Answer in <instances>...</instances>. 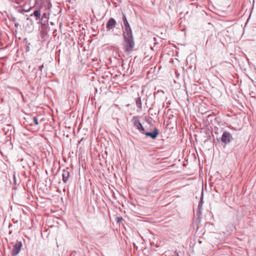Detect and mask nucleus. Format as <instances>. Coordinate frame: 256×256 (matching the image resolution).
I'll list each match as a JSON object with an SVG mask.
<instances>
[{"label":"nucleus","instance_id":"nucleus-1","mask_svg":"<svg viewBox=\"0 0 256 256\" xmlns=\"http://www.w3.org/2000/svg\"><path fill=\"white\" fill-rule=\"evenodd\" d=\"M124 42V48L126 51H131L134 46V42L133 36H123Z\"/></svg>","mask_w":256,"mask_h":256},{"label":"nucleus","instance_id":"nucleus-2","mask_svg":"<svg viewBox=\"0 0 256 256\" xmlns=\"http://www.w3.org/2000/svg\"><path fill=\"white\" fill-rule=\"evenodd\" d=\"M132 121L134 124V126L136 127L137 129L140 130L142 133L144 134L145 130L140 122L138 116H134L132 120Z\"/></svg>","mask_w":256,"mask_h":256},{"label":"nucleus","instance_id":"nucleus-3","mask_svg":"<svg viewBox=\"0 0 256 256\" xmlns=\"http://www.w3.org/2000/svg\"><path fill=\"white\" fill-rule=\"evenodd\" d=\"M22 246V243L21 242L16 241L14 245V246L12 250V256H16L20 251Z\"/></svg>","mask_w":256,"mask_h":256},{"label":"nucleus","instance_id":"nucleus-4","mask_svg":"<svg viewBox=\"0 0 256 256\" xmlns=\"http://www.w3.org/2000/svg\"><path fill=\"white\" fill-rule=\"evenodd\" d=\"M232 140V137L230 132H223L221 137V141L222 142L228 144L231 142Z\"/></svg>","mask_w":256,"mask_h":256},{"label":"nucleus","instance_id":"nucleus-5","mask_svg":"<svg viewBox=\"0 0 256 256\" xmlns=\"http://www.w3.org/2000/svg\"><path fill=\"white\" fill-rule=\"evenodd\" d=\"M116 24V20L113 18H110L106 24L107 31H109L114 28Z\"/></svg>","mask_w":256,"mask_h":256},{"label":"nucleus","instance_id":"nucleus-6","mask_svg":"<svg viewBox=\"0 0 256 256\" xmlns=\"http://www.w3.org/2000/svg\"><path fill=\"white\" fill-rule=\"evenodd\" d=\"M68 168L64 170L62 174V181L64 183H66L70 178V172L68 171Z\"/></svg>","mask_w":256,"mask_h":256},{"label":"nucleus","instance_id":"nucleus-7","mask_svg":"<svg viewBox=\"0 0 256 256\" xmlns=\"http://www.w3.org/2000/svg\"><path fill=\"white\" fill-rule=\"evenodd\" d=\"M146 136H150L152 139H155L159 134V131L157 128H154L152 132H146L144 133Z\"/></svg>","mask_w":256,"mask_h":256},{"label":"nucleus","instance_id":"nucleus-8","mask_svg":"<svg viewBox=\"0 0 256 256\" xmlns=\"http://www.w3.org/2000/svg\"><path fill=\"white\" fill-rule=\"evenodd\" d=\"M132 36V30L130 26L124 27L123 31V36Z\"/></svg>","mask_w":256,"mask_h":256},{"label":"nucleus","instance_id":"nucleus-9","mask_svg":"<svg viewBox=\"0 0 256 256\" xmlns=\"http://www.w3.org/2000/svg\"><path fill=\"white\" fill-rule=\"evenodd\" d=\"M30 16H34L36 17V20H38L40 18V10H37L34 11V13Z\"/></svg>","mask_w":256,"mask_h":256},{"label":"nucleus","instance_id":"nucleus-10","mask_svg":"<svg viewBox=\"0 0 256 256\" xmlns=\"http://www.w3.org/2000/svg\"><path fill=\"white\" fill-rule=\"evenodd\" d=\"M122 21L124 25V27L130 26V25L126 19V16L124 14H122Z\"/></svg>","mask_w":256,"mask_h":256},{"label":"nucleus","instance_id":"nucleus-11","mask_svg":"<svg viewBox=\"0 0 256 256\" xmlns=\"http://www.w3.org/2000/svg\"><path fill=\"white\" fill-rule=\"evenodd\" d=\"M136 106L140 109V110H142V104L141 102V98L140 97H138L136 100Z\"/></svg>","mask_w":256,"mask_h":256},{"label":"nucleus","instance_id":"nucleus-12","mask_svg":"<svg viewBox=\"0 0 256 256\" xmlns=\"http://www.w3.org/2000/svg\"><path fill=\"white\" fill-rule=\"evenodd\" d=\"M33 120H34V124H36V125L38 124V119H37V118L36 116H34L33 118Z\"/></svg>","mask_w":256,"mask_h":256},{"label":"nucleus","instance_id":"nucleus-13","mask_svg":"<svg viewBox=\"0 0 256 256\" xmlns=\"http://www.w3.org/2000/svg\"><path fill=\"white\" fill-rule=\"evenodd\" d=\"M122 218L118 217L117 218V221H118V222H120L122 220Z\"/></svg>","mask_w":256,"mask_h":256},{"label":"nucleus","instance_id":"nucleus-14","mask_svg":"<svg viewBox=\"0 0 256 256\" xmlns=\"http://www.w3.org/2000/svg\"><path fill=\"white\" fill-rule=\"evenodd\" d=\"M44 68V66L42 64L39 67V70L40 71H42V68Z\"/></svg>","mask_w":256,"mask_h":256},{"label":"nucleus","instance_id":"nucleus-15","mask_svg":"<svg viewBox=\"0 0 256 256\" xmlns=\"http://www.w3.org/2000/svg\"><path fill=\"white\" fill-rule=\"evenodd\" d=\"M18 26H19L18 24V23L17 24H15V26L16 28H18Z\"/></svg>","mask_w":256,"mask_h":256},{"label":"nucleus","instance_id":"nucleus-16","mask_svg":"<svg viewBox=\"0 0 256 256\" xmlns=\"http://www.w3.org/2000/svg\"><path fill=\"white\" fill-rule=\"evenodd\" d=\"M46 16V14H44V15H43V16Z\"/></svg>","mask_w":256,"mask_h":256},{"label":"nucleus","instance_id":"nucleus-17","mask_svg":"<svg viewBox=\"0 0 256 256\" xmlns=\"http://www.w3.org/2000/svg\"><path fill=\"white\" fill-rule=\"evenodd\" d=\"M46 16V14H44V15H43V16Z\"/></svg>","mask_w":256,"mask_h":256},{"label":"nucleus","instance_id":"nucleus-18","mask_svg":"<svg viewBox=\"0 0 256 256\" xmlns=\"http://www.w3.org/2000/svg\"><path fill=\"white\" fill-rule=\"evenodd\" d=\"M176 255H178V254H176Z\"/></svg>","mask_w":256,"mask_h":256}]
</instances>
